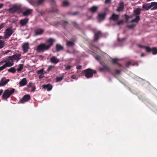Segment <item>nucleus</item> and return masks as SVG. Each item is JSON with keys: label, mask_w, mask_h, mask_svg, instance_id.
Returning a JSON list of instances; mask_svg holds the SVG:
<instances>
[{"label": "nucleus", "mask_w": 157, "mask_h": 157, "mask_svg": "<svg viewBox=\"0 0 157 157\" xmlns=\"http://www.w3.org/2000/svg\"><path fill=\"white\" fill-rule=\"evenodd\" d=\"M44 30L41 29H37L35 30L36 35H38L42 34L44 32Z\"/></svg>", "instance_id": "21"}, {"label": "nucleus", "mask_w": 157, "mask_h": 157, "mask_svg": "<svg viewBox=\"0 0 157 157\" xmlns=\"http://www.w3.org/2000/svg\"><path fill=\"white\" fill-rule=\"evenodd\" d=\"M10 52V50H8L6 51V52H5V54H7L8 53H9Z\"/></svg>", "instance_id": "58"}, {"label": "nucleus", "mask_w": 157, "mask_h": 157, "mask_svg": "<svg viewBox=\"0 0 157 157\" xmlns=\"http://www.w3.org/2000/svg\"><path fill=\"white\" fill-rule=\"evenodd\" d=\"M124 9V3L121 2L119 3V6L116 10L117 12H120L122 11Z\"/></svg>", "instance_id": "17"}, {"label": "nucleus", "mask_w": 157, "mask_h": 157, "mask_svg": "<svg viewBox=\"0 0 157 157\" xmlns=\"http://www.w3.org/2000/svg\"><path fill=\"white\" fill-rule=\"evenodd\" d=\"M3 5L2 4H0V9L2 7Z\"/></svg>", "instance_id": "60"}, {"label": "nucleus", "mask_w": 157, "mask_h": 157, "mask_svg": "<svg viewBox=\"0 0 157 157\" xmlns=\"http://www.w3.org/2000/svg\"><path fill=\"white\" fill-rule=\"evenodd\" d=\"M105 13L102 14H99L98 15V18L100 20H103L105 17Z\"/></svg>", "instance_id": "30"}, {"label": "nucleus", "mask_w": 157, "mask_h": 157, "mask_svg": "<svg viewBox=\"0 0 157 157\" xmlns=\"http://www.w3.org/2000/svg\"><path fill=\"white\" fill-rule=\"evenodd\" d=\"M138 46L140 48H145L146 49V47H147V46H145L140 44L138 45Z\"/></svg>", "instance_id": "48"}, {"label": "nucleus", "mask_w": 157, "mask_h": 157, "mask_svg": "<svg viewBox=\"0 0 157 157\" xmlns=\"http://www.w3.org/2000/svg\"><path fill=\"white\" fill-rule=\"evenodd\" d=\"M111 0H105V3H109Z\"/></svg>", "instance_id": "57"}, {"label": "nucleus", "mask_w": 157, "mask_h": 157, "mask_svg": "<svg viewBox=\"0 0 157 157\" xmlns=\"http://www.w3.org/2000/svg\"><path fill=\"white\" fill-rule=\"evenodd\" d=\"M21 55L20 54H15L12 56L8 57L7 60L9 62V63H13V65L14 64L13 60L18 61L21 59Z\"/></svg>", "instance_id": "3"}, {"label": "nucleus", "mask_w": 157, "mask_h": 157, "mask_svg": "<svg viewBox=\"0 0 157 157\" xmlns=\"http://www.w3.org/2000/svg\"><path fill=\"white\" fill-rule=\"evenodd\" d=\"M29 46V44L28 43H25L23 44L22 48L24 53L26 52H28Z\"/></svg>", "instance_id": "23"}, {"label": "nucleus", "mask_w": 157, "mask_h": 157, "mask_svg": "<svg viewBox=\"0 0 157 157\" xmlns=\"http://www.w3.org/2000/svg\"><path fill=\"white\" fill-rule=\"evenodd\" d=\"M33 10L28 9L23 12V14L24 16H27L31 14L33 12Z\"/></svg>", "instance_id": "25"}, {"label": "nucleus", "mask_w": 157, "mask_h": 157, "mask_svg": "<svg viewBox=\"0 0 157 157\" xmlns=\"http://www.w3.org/2000/svg\"><path fill=\"white\" fill-rule=\"evenodd\" d=\"M27 88H25V89H27L28 91H31V92L35 91L36 87L35 86L33 85L32 82L29 83L27 86Z\"/></svg>", "instance_id": "10"}, {"label": "nucleus", "mask_w": 157, "mask_h": 157, "mask_svg": "<svg viewBox=\"0 0 157 157\" xmlns=\"http://www.w3.org/2000/svg\"><path fill=\"white\" fill-rule=\"evenodd\" d=\"M5 44V42L2 40H0V49L2 48Z\"/></svg>", "instance_id": "37"}, {"label": "nucleus", "mask_w": 157, "mask_h": 157, "mask_svg": "<svg viewBox=\"0 0 157 157\" xmlns=\"http://www.w3.org/2000/svg\"><path fill=\"white\" fill-rule=\"evenodd\" d=\"M13 65V63H9V62L7 61L5 64L0 67V71L5 69L6 67H10Z\"/></svg>", "instance_id": "13"}, {"label": "nucleus", "mask_w": 157, "mask_h": 157, "mask_svg": "<svg viewBox=\"0 0 157 157\" xmlns=\"http://www.w3.org/2000/svg\"><path fill=\"white\" fill-rule=\"evenodd\" d=\"M42 87L44 89L47 90V91H49L52 89V86L51 84H49L43 85Z\"/></svg>", "instance_id": "19"}, {"label": "nucleus", "mask_w": 157, "mask_h": 157, "mask_svg": "<svg viewBox=\"0 0 157 157\" xmlns=\"http://www.w3.org/2000/svg\"><path fill=\"white\" fill-rule=\"evenodd\" d=\"M15 92L13 88L5 90L2 96L3 99H6L9 98Z\"/></svg>", "instance_id": "2"}, {"label": "nucleus", "mask_w": 157, "mask_h": 157, "mask_svg": "<svg viewBox=\"0 0 157 157\" xmlns=\"http://www.w3.org/2000/svg\"><path fill=\"white\" fill-rule=\"evenodd\" d=\"M21 10V6L20 5H14L9 9V11L12 13H14L20 11Z\"/></svg>", "instance_id": "7"}, {"label": "nucleus", "mask_w": 157, "mask_h": 157, "mask_svg": "<svg viewBox=\"0 0 157 157\" xmlns=\"http://www.w3.org/2000/svg\"><path fill=\"white\" fill-rule=\"evenodd\" d=\"M131 64V63L130 62H128L126 64V67H128Z\"/></svg>", "instance_id": "55"}, {"label": "nucleus", "mask_w": 157, "mask_h": 157, "mask_svg": "<svg viewBox=\"0 0 157 157\" xmlns=\"http://www.w3.org/2000/svg\"><path fill=\"white\" fill-rule=\"evenodd\" d=\"M119 18V16L118 15H117L115 13H113L111 16L110 17V19L113 21H116Z\"/></svg>", "instance_id": "20"}, {"label": "nucleus", "mask_w": 157, "mask_h": 157, "mask_svg": "<svg viewBox=\"0 0 157 157\" xmlns=\"http://www.w3.org/2000/svg\"><path fill=\"white\" fill-rule=\"evenodd\" d=\"M66 44L67 46H72L74 44V43L72 41H68Z\"/></svg>", "instance_id": "35"}, {"label": "nucleus", "mask_w": 157, "mask_h": 157, "mask_svg": "<svg viewBox=\"0 0 157 157\" xmlns=\"http://www.w3.org/2000/svg\"><path fill=\"white\" fill-rule=\"evenodd\" d=\"M143 8L146 10H148L149 9L151 10V6L150 3H145L143 5Z\"/></svg>", "instance_id": "16"}, {"label": "nucleus", "mask_w": 157, "mask_h": 157, "mask_svg": "<svg viewBox=\"0 0 157 157\" xmlns=\"http://www.w3.org/2000/svg\"><path fill=\"white\" fill-rule=\"evenodd\" d=\"M63 77L62 76L57 77L56 78V81L58 82H60L63 79Z\"/></svg>", "instance_id": "39"}, {"label": "nucleus", "mask_w": 157, "mask_h": 157, "mask_svg": "<svg viewBox=\"0 0 157 157\" xmlns=\"http://www.w3.org/2000/svg\"><path fill=\"white\" fill-rule=\"evenodd\" d=\"M82 73L87 78H92L93 74H96L97 72L96 71L88 68L82 71Z\"/></svg>", "instance_id": "1"}, {"label": "nucleus", "mask_w": 157, "mask_h": 157, "mask_svg": "<svg viewBox=\"0 0 157 157\" xmlns=\"http://www.w3.org/2000/svg\"><path fill=\"white\" fill-rule=\"evenodd\" d=\"M135 26V25L133 24L128 25L127 27L130 29H133Z\"/></svg>", "instance_id": "44"}, {"label": "nucleus", "mask_w": 157, "mask_h": 157, "mask_svg": "<svg viewBox=\"0 0 157 157\" xmlns=\"http://www.w3.org/2000/svg\"><path fill=\"white\" fill-rule=\"evenodd\" d=\"M63 5L64 6H67L69 5V3L67 1H64L63 2Z\"/></svg>", "instance_id": "43"}, {"label": "nucleus", "mask_w": 157, "mask_h": 157, "mask_svg": "<svg viewBox=\"0 0 157 157\" xmlns=\"http://www.w3.org/2000/svg\"><path fill=\"white\" fill-rule=\"evenodd\" d=\"M45 0H29V3L33 6H37L41 4Z\"/></svg>", "instance_id": "5"}, {"label": "nucleus", "mask_w": 157, "mask_h": 157, "mask_svg": "<svg viewBox=\"0 0 157 157\" xmlns=\"http://www.w3.org/2000/svg\"><path fill=\"white\" fill-rule=\"evenodd\" d=\"M146 51L148 52H152L153 55H155L157 54V48L154 47L151 48L149 47H146Z\"/></svg>", "instance_id": "9"}, {"label": "nucleus", "mask_w": 157, "mask_h": 157, "mask_svg": "<svg viewBox=\"0 0 157 157\" xmlns=\"http://www.w3.org/2000/svg\"><path fill=\"white\" fill-rule=\"evenodd\" d=\"M116 73L119 74L120 73L121 71L120 70L117 69L116 70Z\"/></svg>", "instance_id": "54"}, {"label": "nucleus", "mask_w": 157, "mask_h": 157, "mask_svg": "<svg viewBox=\"0 0 157 157\" xmlns=\"http://www.w3.org/2000/svg\"><path fill=\"white\" fill-rule=\"evenodd\" d=\"M71 24L75 28H78V25L74 21H72L71 22Z\"/></svg>", "instance_id": "41"}, {"label": "nucleus", "mask_w": 157, "mask_h": 157, "mask_svg": "<svg viewBox=\"0 0 157 157\" xmlns=\"http://www.w3.org/2000/svg\"><path fill=\"white\" fill-rule=\"evenodd\" d=\"M68 24V23L67 21H62L61 22V24L63 26V27L65 28L67 26Z\"/></svg>", "instance_id": "32"}, {"label": "nucleus", "mask_w": 157, "mask_h": 157, "mask_svg": "<svg viewBox=\"0 0 157 157\" xmlns=\"http://www.w3.org/2000/svg\"><path fill=\"white\" fill-rule=\"evenodd\" d=\"M119 65H120V66H121V64H119Z\"/></svg>", "instance_id": "63"}, {"label": "nucleus", "mask_w": 157, "mask_h": 157, "mask_svg": "<svg viewBox=\"0 0 157 157\" xmlns=\"http://www.w3.org/2000/svg\"><path fill=\"white\" fill-rule=\"evenodd\" d=\"M118 61V59L116 58L112 59V63L114 64H117Z\"/></svg>", "instance_id": "38"}, {"label": "nucleus", "mask_w": 157, "mask_h": 157, "mask_svg": "<svg viewBox=\"0 0 157 157\" xmlns=\"http://www.w3.org/2000/svg\"><path fill=\"white\" fill-rule=\"evenodd\" d=\"M44 71V69L42 68V69H41L40 70L38 71L37 72V73L38 74H39V75L43 74H44L43 73Z\"/></svg>", "instance_id": "36"}, {"label": "nucleus", "mask_w": 157, "mask_h": 157, "mask_svg": "<svg viewBox=\"0 0 157 157\" xmlns=\"http://www.w3.org/2000/svg\"><path fill=\"white\" fill-rule=\"evenodd\" d=\"M5 23H2L0 25V30L2 28H4L5 26Z\"/></svg>", "instance_id": "47"}, {"label": "nucleus", "mask_w": 157, "mask_h": 157, "mask_svg": "<svg viewBox=\"0 0 157 157\" xmlns=\"http://www.w3.org/2000/svg\"><path fill=\"white\" fill-rule=\"evenodd\" d=\"M13 31L11 29L8 28L4 32V37L5 39L8 38L13 33Z\"/></svg>", "instance_id": "6"}, {"label": "nucleus", "mask_w": 157, "mask_h": 157, "mask_svg": "<svg viewBox=\"0 0 157 157\" xmlns=\"http://www.w3.org/2000/svg\"><path fill=\"white\" fill-rule=\"evenodd\" d=\"M124 17L125 18V21L126 22H128V21L129 19L131 17L129 16L126 14L124 15Z\"/></svg>", "instance_id": "40"}, {"label": "nucleus", "mask_w": 157, "mask_h": 157, "mask_svg": "<svg viewBox=\"0 0 157 157\" xmlns=\"http://www.w3.org/2000/svg\"><path fill=\"white\" fill-rule=\"evenodd\" d=\"M141 9L140 8H137L134 10V15L135 16H139L141 13Z\"/></svg>", "instance_id": "27"}, {"label": "nucleus", "mask_w": 157, "mask_h": 157, "mask_svg": "<svg viewBox=\"0 0 157 157\" xmlns=\"http://www.w3.org/2000/svg\"><path fill=\"white\" fill-rule=\"evenodd\" d=\"M30 96L29 94L25 95L19 101L18 103H24L30 99Z\"/></svg>", "instance_id": "8"}, {"label": "nucleus", "mask_w": 157, "mask_h": 157, "mask_svg": "<svg viewBox=\"0 0 157 157\" xmlns=\"http://www.w3.org/2000/svg\"><path fill=\"white\" fill-rule=\"evenodd\" d=\"M82 67L81 65L78 66L76 67V69L78 70H80L81 69Z\"/></svg>", "instance_id": "53"}, {"label": "nucleus", "mask_w": 157, "mask_h": 157, "mask_svg": "<svg viewBox=\"0 0 157 157\" xmlns=\"http://www.w3.org/2000/svg\"><path fill=\"white\" fill-rule=\"evenodd\" d=\"M8 71L10 72L15 73L16 72V69L14 67H11L8 70Z\"/></svg>", "instance_id": "33"}, {"label": "nucleus", "mask_w": 157, "mask_h": 157, "mask_svg": "<svg viewBox=\"0 0 157 157\" xmlns=\"http://www.w3.org/2000/svg\"><path fill=\"white\" fill-rule=\"evenodd\" d=\"M98 9V7L97 6H93L89 9V11L92 13L96 12Z\"/></svg>", "instance_id": "28"}, {"label": "nucleus", "mask_w": 157, "mask_h": 157, "mask_svg": "<svg viewBox=\"0 0 157 157\" xmlns=\"http://www.w3.org/2000/svg\"><path fill=\"white\" fill-rule=\"evenodd\" d=\"M105 65L103 66V67L100 68H99V71L100 72L103 71L105 69Z\"/></svg>", "instance_id": "46"}, {"label": "nucleus", "mask_w": 157, "mask_h": 157, "mask_svg": "<svg viewBox=\"0 0 157 157\" xmlns=\"http://www.w3.org/2000/svg\"><path fill=\"white\" fill-rule=\"evenodd\" d=\"M151 6V10H153L157 9V2H153L150 3Z\"/></svg>", "instance_id": "24"}, {"label": "nucleus", "mask_w": 157, "mask_h": 157, "mask_svg": "<svg viewBox=\"0 0 157 157\" xmlns=\"http://www.w3.org/2000/svg\"><path fill=\"white\" fill-rule=\"evenodd\" d=\"M48 46L44 43H41L38 45L36 48V50L38 52H44L48 50Z\"/></svg>", "instance_id": "4"}, {"label": "nucleus", "mask_w": 157, "mask_h": 157, "mask_svg": "<svg viewBox=\"0 0 157 157\" xmlns=\"http://www.w3.org/2000/svg\"><path fill=\"white\" fill-rule=\"evenodd\" d=\"M95 58L96 60L98 61H99L100 59V56L98 55H97L95 56Z\"/></svg>", "instance_id": "50"}, {"label": "nucleus", "mask_w": 157, "mask_h": 157, "mask_svg": "<svg viewBox=\"0 0 157 157\" xmlns=\"http://www.w3.org/2000/svg\"><path fill=\"white\" fill-rule=\"evenodd\" d=\"M140 17L139 16H136V18L135 19L132 20L131 21V23H132L134 22L136 23H138L140 21Z\"/></svg>", "instance_id": "29"}, {"label": "nucleus", "mask_w": 157, "mask_h": 157, "mask_svg": "<svg viewBox=\"0 0 157 157\" xmlns=\"http://www.w3.org/2000/svg\"><path fill=\"white\" fill-rule=\"evenodd\" d=\"M71 78L72 79H75L76 78V76L75 75H72V76L71 77Z\"/></svg>", "instance_id": "56"}, {"label": "nucleus", "mask_w": 157, "mask_h": 157, "mask_svg": "<svg viewBox=\"0 0 157 157\" xmlns=\"http://www.w3.org/2000/svg\"><path fill=\"white\" fill-rule=\"evenodd\" d=\"M144 56V54L143 53H142L141 54V56Z\"/></svg>", "instance_id": "61"}, {"label": "nucleus", "mask_w": 157, "mask_h": 157, "mask_svg": "<svg viewBox=\"0 0 157 157\" xmlns=\"http://www.w3.org/2000/svg\"><path fill=\"white\" fill-rule=\"evenodd\" d=\"M72 67V66H71L68 65L66 66L65 67V69L66 70H69L71 69V68Z\"/></svg>", "instance_id": "49"}, {"label": "nucleus", "mask_w": 157, "mask_h": 157, "mask_svg": "<svg viewBox=\"0 0 157 157\" xmlns=\"http://www.w3.org/2000/svg\"><path fill=\"white\" fill-rule=\"evenodd\" d=\"M55 41V39L52 38H49L47 40V42L48 43V44H47V45L48 47V48L49 49L50 48L51 46L53 45Z\"/></svg>", "instance_id": "11"}, {"label": "nucleus", "mask_w": 157, "mask_h": 157, "mask_svg": "<svg viewBox=\"0 0 157 157\" xmlns=\"http://www.w3.org/2000/svg\"><path fill=\"white\" fill-rule=\"evenodd\" d=\"M44 74L40 75L39 76V79H41L43 78L44 77Z\"/></svg>", "instance_id": "51"}, {"label": "nucleus", "mask_w": 157, "mask_h": 157, "mask_svg": "<svg viewBox=\"0 0 157 157\" xmlns=\"http://www.w3.org/2000/svg\"><path fill=\"white\" fill-rule=\"evenodd\" d=\"M9 81V79H6L5 77L2 78L0 81V86H5Z\"/></svg>", "instance_id": "12"}, {"label": "nucleus", "mask_w": 157, "mask_h": 157, "mask_svg": "<svg viewBox=\"0 0 157 157\" xmlns=\"http://www.w3.org/2000/svg\"><path fill=\"white\" fill-rule=\"evenodd\" d=\"M27 83L26 79L25 78H23L19 83L20 86H22L26 85Z\"/></svg>", "instance_id": "22"}, {"label": "nucleus", "mask_w": 157, "mask_h": 157, "mask_svg": "<svg viewBox=\"0 0 157 157\" xmlns=\"http://www.w3.org/2000/svg\"><path fill=\"white\" fill-rule=\"evenodd\" d=\"M105 69L106 70V71H107L108 72L111 73L113 74L112 72L111 69L110 68H109V67L107 65H105Z\"/></svg>", "instance_id": "31"}, {"label": "nucleus", "mask_w": 157, "mask_h": 157, "mask_svg": "<svg viewBox=\"0 0 157 157\" xmlns=\"http://www.w3.org/2000/svg\"><path fill=\"white\" fill-rule=\"evenodd\" d=\"M7 62V59L5 60L2 61L0 62V65H1L3 63H5V62L6 63Z\"/></svg>", "instance_id": "52"}, {"label": "nucleus", "mask_w": 157, "mask_h": 157, "mask_svg": "<svg viewBox=\"0 0 157 157\" xmlns=\"http://www.w3.org/2000/svg\"><path fill=\"white\" fill-rule=\"evenodd\" d=\"M101 35V33L100 31H98L95 32L94 35V40L97 41L99 38L100 37Z\"/></svg>", "instance_id": "14"}, {"label": "nucleus", "mask_w": 157, "mask_h": 157, "mask_svg": "<svg viewBox=\"0 0 157 157\" xmlns=\"http://www.w3.org/2000/svg\"><path fill=\"white\" fill-rule=\"evenodd\" d=\"M23 64H20L18 66V67L17 69V71L18 72L20 71H21L23 68Z\"/></svg>", "instance_id": "34"}, {"label": "nucleus", "mask_w": 157, "mask_h": 157, "mask_svg": "<svg viewBox=\"0 0 157 157\" xmlns=\"http://www.w3.org/2000/svg\"><path fill=\"white\" fill-rule=\"evenodd\" d=\"M29 19L27 18L21 20L19 22L21 26L25 25L28 22Z\"/></svg>", "instance_id": "15"}, {"label": "nucleus", "mask_w": 157, "mask_h": 157, "mask_svg": "<svg viewBox=\"0 0 157 157\" xmlns=\"http://www.w3.org/2000/svg\"><path fill=\"white\" fill-rule=\"evenodd\" d=\"M63 47L60 44H56V51L58 52L61 50H63Z\"/></svg>", "instance_id": "26"}, {"label": "nucleus", "mask_w": 157, "mask_h": 157, "mask_svg": "<svg viewBox=\"0 0 157 157\" xmlns=\"http://www.w3.org/2000/svg\"><path fill=\"white\" fill-rule=\"evenodd\" d=\"M50 61L52 63L56 64L59 62V60L56 56H53L50 58Z\"/></svg>", "instance_id": "18"}, {"label": "nucleus", "mask_w": 157, "mask_h": 157, "mask_svg": "<svg viewBox=\"0 0 157 157\" xmlns=\"http://www.w3.org/2000/svg\"><path fill=\"white\" fill-rule=\"evenodd\" d=\"M123 22V20H121L120 21H119L117 22V24L118 25H120L122 24Z\"/></svg>", "instance_id": "45"}, {"label": "nucleus", "mask_w": 157, "mask_h": 157, "mask_svg": "<svg viewBox=\"0 0 157 157\" xmlns=\"http://www.w3.org/2000/svg\"><path fill=\"white\" fill-rule=\"evenodd\" d=\"M57 11H58V10L56 9L55 10L53 11L57 12Z\"/></svg>", "instance_id": "62"}, {"label": "nucleus", "mask_w": 157, "mask_h": 157, "mask_svg": "<svg viewBox=\"0 0 157 157\" xmlns=\"http://www.w3.org/2000/svg\"><path fill=\"white\" fill-rule=\"evenodd\" d=\"M54 67L53 66L50 65L49 66L48 68L47 69V70L48 72L49 71L51 70V69L53 68Z\"/></svg>", "instance_id": "42"}, {"label": "nucleus", "mask_w": 157, "mask_h": 157, "mask_svg": "<svg viewBox=\"0 0 157 157\" xmlns=\"http://www.w3.org/2000/svg\"><path fill=\"white\" fill-rule=\"evenodd\" d=\"M78 13V12H75L74 13H73L72 14V15H75L76 14H77V13Z\"/></svg>", "instance_id": "59"}]
</instances>
